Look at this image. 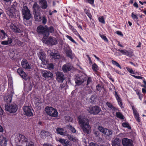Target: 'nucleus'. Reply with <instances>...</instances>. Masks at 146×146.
<instances>
[{
    "instance_id": "f257e3e1",
    "label": "nucleus",
    "mask_w": 146,
    "mask_h": 146,
    "mask_svg": "<svg viewBox=\"0 0 146 146\" xmlns=\"http://www.w3.org/2000/svg\"><path fill=\"white\" fill-rule=\"evenodd\" d=\"M15 141L17 144H19L21 143L23 145H25L26 146H34L33 142L29 141L28 139L21 134H18L16 135Z\"/></svg>"
},
{
    "instance_id": "f03ea898",
    "label": "nucleus",
    "mask_w": 146,
    "mask_h": 146,
    "mask_svg": "<svg viewBox=\"0 0 146 146\" xmlns=\"http://www.w3.org/2000/svg\"><path fill=\"white\" fill-rule=\"evenodd\" d=\"M22 13L24 18L26 20H29L32 17L30 11L26 6H23L22 9Z\"/></svg>"
},
{
    "instance_id": "7ed1b4c3",
    "label": "nucleus",
    "mask_w": 146,
    "mask_h": 146,
    "mask_svg": "<svg viewBox=\"0 0 146 146\" xmlns=\"http://www.w3.org/2000/svg\"><path fill=\"white\" fill-rule=\"evenodd\" d=\"M45 110L47 114L50 116L55 117L58 116V113L57 110L51 107H46Z\"/></svg>"
},
{
    "instance_id": "20e7f679",
    "label": "nucleus",
    "mask_w": 146,
    "mask_h": 146,
    "mask_svg": "<svg viewBox=\"0 0 146 146\" xmlns=\"http://www.w3.org/2000/svg\"><path fill=\"white\" fill-rule=\"evenodd\" d=\"M37 30L38 33L43 35L44 36H47L49 35L48 28L46 26L40 25L38 27Z\"/></svg>"
},
{
    "instance_id": "39448f33",
    "label": "nucleus",
    "mask_w": 146,
    "mask_h": 146,
    "mask_svg": "<svg viewBox=\"0 0 146 146\" xmlns=\"http://www.w3.org/2000/svg\"><path fill=\"white\" fill-rule=\"evenodd\" d=\"M87 110L91 114L94 115L98 114L101 111L100 108L98 106H90L87 108Z\"/></svg>"
},
{
    "instance_id": "423d86ee",
    "label": "nucleus",
    "mask_w": 146,
    "mask_h": 146,
    "mask_svg": "<svg viewBox=\"0 0 146 146\" xmlns=\"http://www.w3.org/2000/svg\"><path fill=\"white\" fill-rule=\"evenodd\" d=\"M86 79L87 78L85 75H77L75 78V81L77 85H80L83 83Z\"/></svg>"
},
{
    "instance_id": "0eeeda50",
    "label": "nucleus",
    "mask_w": 146,
    "mask_h": 146,
    "mask_svg": "<svg viewBox=\"0 0 146 146\" xmlns=\"http://www.w3.org/2000/svg\"><path fill=\"white\" fill-rule=\"evenodd\" d=\"M5 108L6 110L12 113L15 112L17 111V105L15 104L9 105H5Z\"/></svg>"
},
{
    "instance_id": "6e6552de",
    "label": "nucleus",
    "mask_w": 146,
    "mask_h": 146,
    "mask_svg": "<svg viewBox=\"0 0 146 146\" xmlns=\"http://www.w3.org/2000/svg\"><path fill=\"white\" fill-rule=\"evenodd\" d=\"M44 38H43L42 40L44 42L49 45H54L57 44V41L56 38L51 36L49 37L45 42Z\"/></svg>"
},
{
    "instance_id": "1a4fd4ad",
    "label": "nucleus",
    "mask_w": 146,
    "mask_h": 146,
    "mask_svg": "<svg viewBox=\"0 0 146 146\" xmlns=\"http://www.w3.org/2000/svg\"><path fill=\"white\" fill-rule=\"evenodd\" d=\"M78 122L81 127L88 124V120L86 117L82 116H79L78 117Z\"/></svg>"
},
{
    "instance_id": "9d476101",
    "label": "nucleus",
    "mask_w": 146,
    "mask_h": 146,
    "mask_svg": "<svg viewBox=\"0 0 146 146\" xmlns=\"http://www.w3.org/2000/svg\"><path fill=\"white\" fill-rule=\"evenodd\" d=\"M98 128L100 131L108 136H110L112 133V131L104 128L101 126H98Z\"/></svg>"
},
{
    "instance_id": "9b49d317",
    "label": "nucleus",
    "mask_w": 146,
    "mask_h": 146,
    "mask_svg": "<svg viewBox=\"0 0 146 146\" xmlns=\"http://www.w3.org/2000/svg\"><path fill=\"white\" fill-rule=\"evenodd\" d=\"M39 59L42 61V63L44 65L47 64V61L46 60V54L42 52H39L38 54Z\"/></svg>"
},
{
    "instance_id": "f8f14e48",
    "label": "nucleus",
    "mask_w": 146,
    "mask_h": 146,
    "mask_svg": "<svg viewBox=\"0 0 146 146\" xmlns=\"http://www.w3.org/2000/svg\"><path fill=\"white\" fill-rule=\"evenodd\" d=\"M23 109L24 112V114L28 116H30L33 115L32 112V108L30 106H25Z\"/></svg>"
},
{
    "instance_id": "ddd939ff",
    "label": "nucleus",
    "mask_w": 146,
    "mask_h": 146,
    "mask_svg": "<svg viewBox=\"0 0 146 146\" xmlns=\"http://www.w3.org/2000/svg\"><path fill=\"white\" fill-rule=\"evenodd\" d=\"M56 140L57 141H59L64 146H71L72 145L71 142L67 139L56 138Z\"/></svg>"
},
{
    "instance_id": "4468645a",
    "label": "nucleus",
    "mask_w": 146,
    "mask_h": 146,
    "mask_svg": "<svg viewBox=\"0 0 146 146\" xmlns=\"http://www.w3.org/2000/svg\"><path fill=\"white\" fill-rule=\"evenodd\" d=\"M7 14L11 17L13 18L16 16L17 11L13 7H11L6 11Z\"/></svg>"
},
{
    "instance_id": "2eb2a0df",
    "label": "nucleus",
    "mask_w": 146,
    "mask_h": 146,
    "mask_svg": "<svg viewBox=\"0 0 146 146\" xmlns=\"http://www.w3.org/2000/svg\"><path fill=\"white\" fill-rule=\"evenodd\" d=\"M122 142L123 146H133V141L127 138H123Z\"/></svg>"
},
{
    "instance_id": "dca6fc26",
    "label": "nucleus",
    "mask_w": 146,
    "mask_h": 146,
    "mask_svg": "<svg viewBox=\"0 0 146 146\" xmlns=\"http://www.w3.org/2000/svg\"><path fill=\"white\" fill-rule=\"evenodd\" d=\"M41 74L42 76L46 78H52L53 76V74L51 72L46 70H42Z\"/></svg>"
},
{
    "instance_id": "f3484780",
    "label": "nucleus",
    "mask_w": 146,
    "mask_h": 146,
    "mask_svg": "<svg viewBox=\"0 0 146 146\" xmlns=\"http://www.w3.org/2000/svg\"><path fill=\"white\" fill-rule=\"evenodd\" d=\"M56 75V80L59 82H62L64 79L63 73L62 72H57Z\"/></svg>"
},
{
    "instance_id": "a211bd4d",
    "label": "nucleus",
    "mask_w": 146,
    "mask_h": 146,
    "mask_svg": "<svg viewBox=\"0 0 146 146\" xmlns=\"http://www.w3.org/2000/svg\"><path fill=\"white\" fill-rule=\"evenodd\" d=\"M73 68L72 66L69 63H67L64 64L62 67V69L64 72L70 70Z\"/></svg>"
},
{
    "instance_id": "6ab92c4d",
    "label": "nucleus",
    "mask_w": 146,
    "mask_h": 146,
    "mask_svg": "<svg viewBox=\"0 0 146 146\" xmlns=\"http://www.w3.org/2000/svg\"><path fill=\"white\" fill-rule=\"evenodd\" d=\"M21 64L22 67L25 69L28 70L31 69V64L25 59H23L22 60Z\"/></svg>"
},
{
    "instance_id": "aec40b11",
    "label": "nucleus",
    "mask_w": 146,
    "mask_h": 146,
    "mask_svg": "<svg viewBox=\"0 0 146 146\" xmlns=\"http://www.w3.org/2000/svg\"><path fill=\"white\" fill-rule=\"evenodd\" d=\"M7 140L5 135H0V144L1 146H6Z\"/></svg>"
},
{
    "instance_id": "412c9836",
    "label": "nucleus",
    "mask_w": 146,
    "mask_h": 146,
    "mask_svg": "<svg viewBox=\"0 0 146 146\" xmlns=\"http://www.w3.org/2000/svg\"><path fill=\"white\" fill-rule=\"evenodd\" d=\"M10 27L12 30L15 33H21L23 31L18 28L17 26L12 24L10 26Z\"/></svg>"
},
{
    "instance_id": "4be33fe9",
    "label": "nucleus",
    "mask_w": 146,
    "mask_h": 146,
    "mask_svg": "<svg viewBox=\"0 0 146 146\" xmlns=\"http://www.w3.org/2000/svg\"><path fill=\"white\" fill-rule=\"evenodd\" d=\"M12 95L7 94L4 96V100L5 102L7 103H10L12 101Z\"/></svg>"
},
{
    "instance_id": "5701e85b",
    "label": "nucleus",
    "mask_w": 146,
    "mask_h": 146,
    "mask_svg": "<svg viewBox=\"0 0 146 146\" xmlns=\"http://www.w3.org/2000/svg\"><path fill=\"white\" fill-rule=\"evenodd\" d=\"M84 132L87 134H89L90 133V125L88 124L86 125L83 126H81Z\"/></svg>"
},
{
    "instance_id": "b1692460",
    "label": "nucleus",
    "mask_w": 146,
    "mask_h": 146,
    "mask_svg": "<svg viewBox=\"0 0 146 146\" xmlns=\"http://www.w3.org/2000/svg\"><path fill=\"white\" fill-rule=\"evenodd\" d=\"M39 3L43 9H46L48 6L47 1L45 0H39Z\"/></svg>"
},
{
    "instance_id": "393cba45",
    "label": "nucleus",
    "mask_w": 146,
    "mask_h": 146,
    "mask_svg": "<svg viewBox=\"0 0 146 146\" xmlns=\"http://www.w3.org/2000/svg\"><path fill=\"white\" fill-rule=\"evenodd\" d=\"M121 141L118 138H116L114 139L112 142V146H121Z\"/></svg>"
},
{
    "instance_id": "a878e982",
    "label": "nucleus",
    "mask_w": 146,
    "mask_h": 146,
    "mask_svg": "<svg viewBox=\"0 0 146 146\" xmlns=\"http://www.w3.org/2000/svg\"><path fill=\"white\" fill-rule=\"evenodd\" d=\"M115 96L117 101L118 104L121 108H123V105L121 98L119 97L118 95L117 94V92L116 91H115Z\"/></svg>"
},
{
    "instance_id": "bb28decb",
    "label": "nucleus",
    "mask_w": 146,
    "mask_h": 146,
    "mask_svg": "<svg viewBox=\"0 0 146 146\" xmlns=\"http://www.w3.org/2000/svg\"><path fill=\"white\" fill-rule=\"evenodd\" d=\"M48 52L50 53L51 56L52 57L55 59H60V56L58 53H54L52 52L50 50H48Z\"/></svg>"
},
{
    "instance_id": "cd10ccee",
    "label": "nucleus",
    "mask_w": 146,
    "mask_h": 146,
    "mask_svg": "<svg viewBox=\"0 0 146 146\" xmlns=\"http://www.w3.org/2000/svg\"><path fill=\"white\" fill-rule=\"evenodd\" d=\"M6 37H8L7 35L4 31L3 30H0V40L5 39Z\"/></svg>"
},
{
    "instance_id": "c85d7f7f",
    "label": "nucleus",
    "mask_w": 146,
    "mask_h": 146,
    "mask_svg": "<svg viewBox=\"0 0 146 146\" xmlns=\"http://www.w3.org/2000/svg\"><path fill=\"white\" fill-rule=\"evenodd\" d=\"M56 131L58 134L64 136L66 135V131L63 128H57L56 129Z\"/></svg>"
},
{
    "instance_id": "c756f323",
    "label": "nucleus",
    "mask_w": 146,
    "mask_h": 146,
    "mask_svg": "<svg viewBox=\"0 0 146 146\" xmlns=\"http://www.w3.org/2000/svg\"><path fill=\"white\" fill-rule=\"evenodd\" d=\"M33 12L35 18L36 20H37L38 21H40L41 20V17L40 15L39 11Z\"/></svg>"
},
{
    "instance_id": "7c9ffc66",
    "label": "nucleus",
    "mask_w": 146,
    "mask_h": 146,
    "mask_svg": "<svg viewBox=\"0 0 146 146\" xmlns=\"http://www.w3.org/2000/svg\"><path fill=\"white\" fill-rule=\"evenodd\" d=\"M12 42V39L10 37H8L7 40L3 41L1 42V44L3 45H7L11 44Z\"/></svg>"
},
{
    "instance_id": "2f4dec72",
    "label": "nucleus",
    "mask_w": 146,
    "mask_h": 146,
    "mask_svg": "<svg viewBox=\"0 0 146 146\" xmlns=\"http://www.w3.org/2000/svg\"><path fill=\"white\" fill-rule=\"evenodd\" d=\"M33 12L39 11H40V7L36 2L35 3H34L33 6Z\"/></svg>"
},
{
    "instance_id": "473e14b6",
    "label": "nucleus",
    "mask_w": 146,
    "mask_h": 146,
    "mask_svg": "<svg viewBox=\"0 0 146 146\" xmlns=\"http://www.w3.org/2000/svg\"><path fill=\"white\" fill-rule=\"evenodd\" d=\"M41 135L42 136V137L43 138H45L46 137L50 135V133L48 131H42L41 132Z\"/></svg>"
},
{
    "instance_id": "72a5a7b5",
    "label": "nucleus",
    "mask_w": 146,
    "mask_h": 146,
    "mask_svg": "<svg viewBox=\"0 0 146 146\" xmlns=\"http://www.w3.org/2000/svg\"><path fill=\"white\" fill-rule=\"evenodd\" d=\"M66 52L67 56L71 58H72V51L69 48L67 49Z\"/></svg>"
},
{
    "instance_id": "f704fd0d",
    "label": "nucleus",
    "mask_w": 146,
    "mask_h": 146,
    "mask_svg": "<svg viewBox=\"0 0 146 146\" xmlns=\"http://www.w3.org/2000/svg\"><path fill=\"white\" fill-rule=\"evenodd\" d=\"M65 136H66L67 137L70 141H73L74 142H76L77 141V139L74 138L73 136L68 134L66 133V135Z\"/></svg>"
},
{
    "instance_id": "c9c22d12",
    "label": "nucleus",
    "mask_w": 146,
    "mask_h": 146,
    "mask_svg": "<svg viewBox=\"0 0 146 146\" xmlns=\"http://www.w3.org/2000/svg\"><path fill=\"white\" fill-rule=\"evenodd\" d=\"M116 115L117 117L121 119H124V116L121 113L119 112H117L116 113Z\"/></svg>"
},
{
    "instance_id": "e433bc0d",
    "label": "nucleus",
    "mask_w": 146,
    "mask_h": 146,
    "mask_svg": "<svg viewBox=\"0 0 146 146\" xmlns=\"http://www.w3.org/2000/svg\"><path fill=\"white\" fill-rule=\"evenodd\" d=\"M21 77L25 80H27L28 79V76L26 73L23 71L21 74L20 75Z\"/></svg>"
},
{
    "instance_id": "4c0bfd02",
    "label": "nucleus",
    "mask_w": 146,
    "mask_h": 146,
    "mask_svg": "<svg viewBox=\"0 0 146 146\" xmlns=\"http://www.w3.org/2000/svg\"><path fill=\"white\" fill-rule=\"evenodd\" d=\"M21 77L25 80H27L28 79V76L26 73L23 71L21 74L20 75Z\"/></svg>"
},
{
    "instance_id": "58836bf2",
    "label": "nucleus",
    "mask_w": 146,
    "mask_h": 146,
    "mask_svg": "<svg viewBox=\"0 0 146 146\" xmlns=\"http://www.w3.org/2000/svg\"><path fill=\"white\" fill-rule=\"evenodd\" d=\"M106 105L108 106V107L109 108H111V109L115 110V107L113 106V105L112 104L109 102H107L106 103Z\"/></svg>"
},
{
    "instance_id": "ea45409f",
    "label": "nucleus",
    "mask_w": 146,
    "mask_h": 146,
    "mask_svg": "<svg viewBox=\"0 0 146 146\" xmlns=\"http://www.w3.org/2000/svg\"><path fill=\"white\" fill-rule=\"evenodd\" d=\"M133 54L130 51H128L125 50V55L129 56H133Z\"/></svg>"
},
{
    "instance_id": "a19ab883",
    "label": "nucleus",
    "mask_w": 146,
    "mask_h": 146,
    "mask_svg": "<svg viewBox=\"0 0 146 146\" xmlns=\"http://www.w3.org/2000/svg\"><path fill=\"white\" fill-rule=\"evenodd\" d=\"M131 17L135 21H138V18L134 13L133 12L131 13Z\"/></svg>"
},
{
    "instance_id": "79ce46f5",
    "label": "nucleus",
    "mask_w": 146,
    "mask_h": 146,
    "mask_svg": "<svg viewBox=\"0 0 146 146\" xmlns=\"http://www.w3.org/2000/svg\"><path fill=\"white\" fill-rule=\"evenodd\" d=\"M68 128L72 133H75L76 132V131L75 129L71 125H68Z\"/></svg>"
},
{
    "instance_id": "37998d69",
    "label": "nucleus",
    "mask_w": 146,
    "mask_h": 146,
    "mask_svg": "<svg viewBox=\"0 0 146 146\" xmlns=\"http://www.w3.org/2000/svg\"><path fill=\"white\" fill-rule=\"evenodd\" d=\"M111 62L113 65H115L116 66L118 67L121 69V67L120 66V65L118 62H117L116 61L113 60H112L111 61Z\"/></svg>"
},
{
    "instance_id": "c03bdc74",
    "label": "nucleus",
    "mask_w": 146,
    "mask_h": 146,
    "mask_svg": "<svg viewBox=\"0 0 146 146\" xmlns=\"http://www.w3.org/2000/svg\"><path fill=\"white\" fill-rule=\"evenodd\" d=\"M96 97L94 96H92L90 98V101L91 103H94L96 102Z\"/></svg>"
},
{
    "instance_id": "a18cd8bd",
    "label": "nucleus",
    "mask_w": 146,
    "mask_h": 146,
    "mask_svg": "<svg viewBox=\"0 0 146 146\" xmlns=\"http://www.w3.org/2000/svg\"><path fill=\"white\" fill-rule=\"evenodd\" d=\"M122 125L123 127H127L128 129H130L131 127L129 125V124L127 123H123L122 124Z\"/></svg>"
},
{
    "instance_id": "49530a36",
    "label": "nucleus",
    "mask_w": 146,
    "mask_h": 146,
    "mask_svg": "<svg viewBox=\"0 0 146 146\" xmlns=\"http://www.w3.org/2000/svg\"><path fill=\"white\" fill-rule=\"evenodd\" d=\"M66 37L68 39H69L73 43L76 44V42L72 38L71 36L68 35H66Z\"/></svg>"
},
{
    "instance_id": "de8ad7c7",
    "label": "nucleus",
    "mask_w": 146,
    "mask_h": 146,
    "mask_svg": "<svg viewBox=\"0 0 146 146\" xmlns=\"http://www.w3.org/2000/svg\"><path fill=\"white\" fill-rule=\"evenodd\" d=\"M92 69L94 70L95 71L98 70V66L96 64L94 63L92 65Z\"/></svg>"
},
{
    "instance_id": "09e8293b",
    "label": "nucleus",
    "mask_w": 146,
    "mask_h": 146,
    "mask_svg": "<svg viewBox=\"0 0 146 146\" xmlns=\"http://www.w3.org/2000/svg\"><path fill=\"white\" fill-rule=\"evenodd\" d=\"M47 68L50 70H52L54 68V65L52 63L49 64H48Z\"/></svg>"
},
{
    "instance_id": "8fccbe9b",
    "label": "nucleus",
    "mask_w": 146,
    "mask_h": 146,
    "mask_svg": "<svg viewBox=\"0 0 146 146\" xmlns=\"http://www.w3.org/2000/svg\"><path fill=\"white\" fill-rule=\"evenodd\" d=\"M92 80L91 78L90 77L88 78L87 80V83L86 84L88 86L89 85L91 84L92 83Z\"/></svg>"
},
{
    "instance_id": "3c124183",
    "label": "nucleus",
    "mask_w": 146,
    "mask_h": 146,
    "mask_svg": "<svg viewBox=\"0 0 146 146\" xmlns=\"http://www.w3.org/2000/svg\"><path fill=\"white\" fill-rule=\"evenodd\" d=\"M99 20L100 22L103 23L105 24V21L104 17L103 16H101L99 18Z\"/></svg>"
},
{
    "instance_id": "603ef678",
    "label": "nucleus",
    "mask_w": 146,
    "mask_h": 146,
    "mask_svg": "<svg viewBox=\"0 0 146 146\" xmlns=\"http://www.w3.org/2000/svg\"><path fill=\"white\" fill-rule=\"evenodd\" d=\"M100 36L101 37V38L103 39L105 41H108V40L107 38L106 37V36L103 35H102L100 34Z\"/></svg>"
},
{
    "instance_id": "864d4df0",
    "label": "nucleus",
    "mask_w": 146,
    "mask_h": 146,
    "mask_svg": "<svg viewBox=\"0 0 146 146\" xmlns=\"http://www.w3.org/2000/svg\"><path fill=\"white\" fill-rule=\"evenodd\" d=\"M84 11L85 13L87 14V15L89 17V18H90L92 16L88 12V10L85 9L84 10Z\"/></svg>"
},
{
    "instance_id": "5fc2aeb1",
    "label": "nucleus",
    "mask_w": 146,
    "mask_h": 146,
    "mask_svg": "<svg viewBox=\"0 0 146 146\" xmlns=\"http://www.w3.org/2000/svg\"><path fill=\"white\" fill-rule=\"evenodd\" d=\"M134 116L136 120L138 122L140 121V119L139 117V115L138 113L134 115Z\"/></svg>"
},
{
    "instance_id": "6e6d98bb",
    "label": "nucleus",
    "mask_w": 146,
    "mask_h": 146,
    "mask_svg": "<svg viewBox=\"0 0 146 146\" xmlns=\"http://www.w3.org/2000/svg\"><path fill=\"white\" fill-rule=\"evenodd\" d=\"M54 28L52 26H51L48 28V32L49 33L50 32L51 33H53L54 32Z\"/></svg>"
},
{
    "instance_id": "4d7b16f0",
    "label": "nucleus",
    "mask_w": 146,
    "mask_h": 146,
    "mask_svg": "<svg viewBox=\"0 0 146 146\" xmlns=\"http://www.w3.org/2000/svg\"><path fill=\"white\" fill-rule=\"evenodd\" d=\"M126 69H127V70L130 73L132 74H135L134 73L133 70L132 69L129 68L128 67H127Z\"/></svg>"
},
{
    "instance_id": "13d9d810",
    "label": "nucleus",
    "mask_w": 146,
    "mask_h": 146,
    "mask_svg": "<svg viewBox=\"0 0 146 146\" xmlns=\"http://www.w3.org/2000/svg\"><path fill=\"white\" fill-rule=\"evenodd\" d=\"M23 71V69L21 68H18L17 70V73L19 75L21 74L22 73Z\"/></svg>"
},
{
    "instance_id": "bf43d9fd",
    "label": "nucleus",
    "mask_w": 146,
    "mask_h": 146,
    "mask_svg": "<svg viewBox=\"0 0 146 146\" xmlns=\"http://www.w3.org/2000/svg\"><path fill=\"white\" fill-rule=\"evenodd\" d=\"M47 22V19L45 17H42V23L43 24H45Z\"/></svg>"
},
{
    "instance_id": "052dcab7",
    "label": "nucleus",
    "mask_w": 146,
    "mask_h": 146,
    "mask_svg": "<svg viewBox=\"0 0 146 146\" xmlns=\"http://www.w3.org/2000/svg\"><path fill=\"white\" fill-rule=\"evenodd\" d=\"M132 109L133 110L134 115L138 113L136 109L133 106L132 107Z\"/></svg>"
},
{
    "instance_id": "680f3d73",
    "label": "nucleus",
    "mask_w": 146,
    "mask_h": 146,
    "mask_svg": "<svg viewBox=\"0 0 146 146\" xmlns=\"http://www.w3.org/2000/svg\"><path fill=\"white\" fill-rule=\"evenodd\" d=\"M43 146H54L50 143H44L43 145Z\"/></svg>"
},
{
    "instance_id": "e2e57ef3",
    "label": "nucleus",
    "mask_w": 146,
    "mask_h": 146,
    "mask_svg": "<svg viewBox=\"0 0 146 146\" xmlns=\"http://www.w3.org/2000/svg\"><path fill=\"white\" fill-rule=\"evenodd\" d=\"M117 50L119 51L122 54L125 55V50H123L121 49H119Z\"/></svg>"
},
{
    "instance_id": "0e129e2a",
    "label": "nucleus",
    "mask_w": 146,
    "mask_h": 146,
    "mask_svg": "<svg viewBox=\"0 0 146 146\" xmlns=\"http://www.w3.org/2000/svg\"><path fill=\"white\" fill-rule=\"evenodd\" d=\"M132 76L135 78L138 79H142L143 78V77L140 76H136L135 75H132Z\"/></svg>"
},
{
    "instance_id": "69168bd1",
    "label": "nucleus",
    "mask_w": 146,
    "mask_h": 146,
    "mask_svg": "<svg viewBox=\"0 0 146 146\" xmlns=\"http://www.w3.org/2000/svg\"><path fill=\"white\" fill-rule=\"evenodd\" d=\"M72 31L75 35H78V33L77 32L76 30L74 28V29H73Z\"/></svg>"
},
{
    "instance_id": "338daca9",
    "label": "nucleus",
    "mask_w": 146,
    "mask_h": 146,
    "mask_svg": "<svg viewBox=\"0 0 146 146\" xmlns=\"http://www.w3.org/2000/svg\"><path fill=\"white\" fill-rule=\"evenodd\" d=\"M90 146H99L97 144L94 143H91L89 144Z\"/></svg>"
},
{
    "instance_id": "774afa93",
    "label": "nucleus",
    "mask_w": 146,
    "mask_h": 146,
    "mask_svg": "<svg viewBox=\"0 0 146 146\" xmlns=\"http://www.w3.org/2000/svg\"><path fill=\"white\" fill-rule=\"evenodd\" d=\"M116 33L119 35H121V36H123V35L122 34V33L120 31H117Z\"/></svg>"
}]
</instances>
